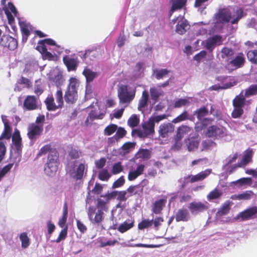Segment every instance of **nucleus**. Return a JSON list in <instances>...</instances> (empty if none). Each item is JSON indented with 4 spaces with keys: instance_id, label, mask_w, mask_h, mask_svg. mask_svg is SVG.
Returning a JSON list of instances; mask_svg holds the SVG:
<instances>
[{
    "instance_id": "1",
    "label": "nucleus",
    "mask_w": 257,
    "mask_h": 257,
    "mask_svg": "<svg viewBox=\"0 0 257 257\" xmlns=\"http://www.w3.org/2000/svg\"><path fill=\"white\" fill-rule=\"evenodd\" d=\"M243 16V12L242 9L238 7H228L220 10L218 13L214 15L213 18L214 28L212 30H208L206 28L200 30V34H205L209 32V34L214 32L219 31L223 25L228 22L231 24H237L238 21Z\"/></svg>"
},
{
    "instance_id": "2",
    "label": "nucleus",
    "mask_w": 257,
    "mask_h": 257,
    "mask_svg": "<svg viewBox=\"0 0 257 257\" xmlns=\"http://www.w3.org/2000/svg\"><path fill=\"white\" fill-rule=\"evenodd\" d=\"M48 152H49L48 160L45 166L44 171L47 175L53 176L56 174L58 167V155L57 152L51 150V146L47 145L41 149L38 156L45 155Z\"/></svg>"
},
{
    "instance_id": "3",
    "label": "nucleus",
    "mask_w": 257,
    "mask_h": 257,
    "mask_svg": "<svg viewBox=\"0 0 257 257\" xmlns=\"http://www.w3.org/2000/svg\"><path fill=\"white\" fill-rule=\"evenodd\" d=\"M257 93V86H253L245 90L244 94L243 92L235 97L233 100V110L231 113V116L234 118H240L243 113L242 107L245 102V97Z\"/></svg>"
},
{
    "instance_id": "4",
    "label": "nucleus",
    "mask_w": 257,
    "mask_h": 257,
    "mask_svg": "<svg viewBox=\"0 0 257 257\" xmlns=\"http://www.w3.org/2000/svg\"><path fill=\"white\" fill-rule=\"evenodd\" d=\"M167 116L166 114L152 116L142 124L141 128L134 130L132 133L136 134L140 138H146L149 135H152L155 132V123L166 118Z\"/></svg>"
},
{
    "instance_id": "5",
    "label": "nucleus",
    "mask_w": 257,
    "mask_h": 257,
    "mask_svg": "<svg viewBox=\"0 0 257 257\" xmlns=\"http://www.w3.org/2000/svg\"><path fill=\"white\" fill-rule=\"evenodd\" d=\"M80 85V81L75 77H71L69 79V84L64 95L67 102L73 103L77 98V90Z\"/></svg>"
},
{
    "instance_id": "6",
    "label": "nucleus",
    "mask_w": 257,
    "mask_h": 257,
    "mask_svg": "<svg viewBox=\"0 0 257 257\" xmlns=\"http://www.w3.org/2000/svg\"><path fill=\"white\" fill-rule=\"evenodd\" d=\"M117 92L120 103H129L135 96L136 90L128 87L126 85H121L119 86Z\"/></svg>"
},
{
    "instance_id": "7",
    "label": "nucleus",
    "mask_w": 257,
    "mask_h": 257,
    "mask_svg": "<svg viewBox=\"0 0 257 257\" xmlns=\"http://www.w3.org/2000/svg\"><path fill=\"white\" fill-rule=\"evenodd\" d=\"M47 45H55L56 44L52 39H46L39 42L36 49L41 54L43 59L50 60L53 59V56L50 52L47 51Z\"/></svg>"
},
{
    "instance_id": "8",
    "label": "nucleus",
    "mask_w": 257,
    "mask_h": 257,
    "mask_svg": "<svg viewBox=\"0 0 257 257\" xmlns=\"http://www.w3.org/2000/svg\"><path fill=\"white\" fill-rule=\"evenodd\" d=\"M87 170V165L84 163H76L69 170L71 177L76 180L81 179Z\"/></svg>"
},
{
    "instance_id": "9",
    "label": "nucleus",
    "mask_w": 257,
    "mask_h": 257,
    "mask_svg": "<svg viewBox=\"0 0 257 257\" xmlns=\"http://www.w3.org/2000/svg\"><path fill=\"white\" fill-rule=\"evenodd\" d=\"M218 80L220 81L221 84L212 86L211 87L212 90L228 89L236 85L237 83L236 79L231 76H220L218 77Z\"/></svg>"
},
{
    "instance_id": "10",
    "label": "nucleus",
    "mask_w": 257,
    "mask_h": 257,
    "mask_svg": "<svg viewBox=\"0 0 257 257\" xmlns=\"http://www.w3.org/2000/svg\"><path fill=\"white\" fill-rule=\"evenodd\" d=\"M227 134L226 130L224 127L218 125H212L207 128L206 135L209 138H222Z\"/></svg>"
},
{
    "instance_id": "11",
    "label": "nucleus",
    "mask_w": 257,
    "mask_h": 257,
    "mask_svg": "<svg viewBox=\"0 0 257 257\" xmlns=\"http://www.w3.org/2000/svg\"><path fill=\"white\" fill-rule=\"evenodd\" d=\"M256 214L257 207H253L240 212L234 218V219L239 221L249 220L254 218Z\"/></svg>"
},
{
    "instance_id": "12",
    "label": "nucleus",
    "mask_w": 257,
    "mask_h": 257,
    "mask_svg": "<svg viewBox=\"0 0 257 257\" xmlns=\"http://www.w3.org/2000/svg\"><path fill=\"white\" fill-rule=\"evenodd\" d=\"M173 24H177L176 32L180 35L184 34L189 29V25L183 16H179L172 20Z\"/></svg>"
},
{
    "instance_id": "13",
    "label": "nucleus",
    "mask_w": 257,
    "mask_h": 257,
    "mask_svg": "<svg viewBox=\"0 0 257 257\" xmlns=\"http://www.w3.org/2000/svg\"><path fill=\"white\" fill-rule=\"evenodd\" d=\"M0 45L11 50H14L17 47L18 42L17 40L13 37L8 35H4L1 39Z\"/></svg>"
},
{
    "instance_id": "14",
    "label": "nucleus",
    "mask_w": 257,
    "mask_h": 257,
    "mask_svg": "<svg viewBox=\"0 0 257 257\" xmlns=\"http://www.w3.org/2000/svg\"><path fill=\"white\" fill-rule=\"evenodd\" d=\"M188 208L193 215H196L207 210L208 208V203L206 202H192L189 204Z\"/></svg>"
},
{
    "instance_id": "15",
    "label": "nucleus",
    "mask_w": 257,
    "mask_h": 257,
    "mask_svg": "<svg viewBox=\"0 0 257 257\" xmlns=\"http://www.w3.org/2000/svg\"><path fill=\"white\" fill-rule=\"evenodd\" d=\"M209 113V111L205 107H201L195 112L198 119L201 121L203 125H206L212 121L211 118L206 117Z\"/></svg>"
},
{
    "instance_id": "16",
    "label": "nucleus",
    "mask_w": 257,
    "mask_h": 257,
    "mask_svg": "<svg viewBox=\"0 0 257 257\" xmlns=\"http://www.w3.org/2000/svg\"><path fill=\"white\" fill-rule=\"evenodd\" d=\"M43 131L42 124L32 123L28 127V136L30 139L33 140L41 135Z\"/></svg>"
},
{
    "instance_id": "17",
    "label": "nucleus",
    "mask_w": 257,
    "mask_h": 257,
    "mask_svg": "<svg viewBox=\"0 0 257 257\" xmlns=\"http://www.w3.org/2000/svg\"><path fill=\"white\" fill-rule=\"evenodd\" d=\"M174 125L171 123H163L159 126V134L162 138L168 137L174 130Z\"/></svg>"
},
{
    "instance_id": "18",
    "label": "nucleus",
    "mask_w": 257,
    "mask_h": 257,
    "mask_svg": "<svg viewBox=\"0 0 257 257\" xmlns=\"http://www.w3.org/2000/svg\"><path fill=\"white\" fill-rule=\"evenodd\" d=\"M63 61L69 71L75 70L78 63L77 57L74 56H65L63 57Z\"/></svg>"
},
{
    "instance_id": "19",
    "label": "nucleus",
    "mask_w": 257,
    "mask_h": 257,
    "mask_svg": "<svg viewBox=\"0 0 257 257\" xmlns=\"http://www.w3.org/2000/svg\"><path fill=\"white\" fill-rule=\"evenodd\" d=\"M49 79L56 84L57 87H60L64 81L61 72L58 70H54L51 72Z\"/></svg>"
},
{
    "instance_id": "20",
    "label": "nucleus",
    "mask_w": 257,
    "mask_h": 257,
    "mask_svg": "<svg viewBox=\"0 0 257 257\" xmlns=\"http://www.w3.org/2000/svg\"><path fill=\"white\" fill-rule=\"evenodd\" d=\"M38 101L34 96H28L24 102V106L28 110H32L37 108Z\"/></svg>"
},
{
    "instance_id": "21",
    "label": "nucleus",
    "mask_w": 257,
    "mask_h": 257,
    "mask_svg": "<svg viewBox=\"0 0 257 257\" xmlns=\"http://www.w3.org/2000/svg\"><path fill=\"white\" fill-rule=\"evenodd\" d=\"M19 24L22 33V41L26 42L30 34V31L32 29L31 26L30 24L20 20H19Z\"/></svg>"
},
{
    "instance_id": "22",
    "label": "nucleus",
    "mask_w": 257,
    "mask_h": 257,
    "mask_svg": "<svg viewBox=\"0 0 257 257\" xmlns=\"http://www.w3.org/2000/svg\"><path fill=\"white\" fill-rule=\"evenodd\" d=\"M221 42V37L219 36L216 35L206 40L205 42V45L207 49L212 50L216 45L220 44Z\"/></svg>"
},
{
    "instance_id": "23",
    "label": "nucleus",
    "mask_w": 257,
    "mask_h": 257,
    "mask_svg": "<svg viewBox=\"0 0 257 257\" xmlns=\"http://www.w3.org/2000/svg\"><path fill=\"white\" fill-rule=\"evenodd\" d=\"M5 13L9 23L12 24L14 21V17H17V11L16 9L12 3H8V6L5 10Z\"/></svg>"
},
{
    "instance_id": "24",
    "label": "nucleus",
    "mask_w": 257,
    "mask_h": 257,
    "mask_svg": "<svg viewBox=\"0 0 257 257\" xmlns=\"http://www.w3.org/2000/svg\"><path fill=\"white\" fill-rule=\"evenodd\" d=\"M2 121L4 124V131L0 139H9L11 137V127L10 126L9 121L7 119V117L5 115L2 116Z\"/></svg>"
},
{
    "instance_id": "25",
    "label": "nucleus",
    "mask_w": 257,
    "mask_h": 257,
    "mask_svg": "<svg viewBox=\"0 0 257 257\" xmlns=\"http://www.w3.org/2000/svg\"><path fill=\"white\" fill-rule=\"evenodd\" d=\"M190 218V213L187 209H179L176 213L175 219L176 221H187Z\"/></svg>"
},
{
    "instance_id": "26",
    "label": "nucleus",
    "mask_w": 257,
    "mask_h": 257,
    "mask_svg": "<svg viewBox=\"0 0 257 257\" xmlns=\"http://www.w3.org/2000/svg\"><path fill=\"white\" fill-rule=\"evenodd\" d=\"M237 154H235L232 156H230L225 161V168L227 170L229 174H231L238 166V165L230 166L232 163L234 162L237 158Z\"/></svg>"
},
{
    "instance_id": "27",
    "label": "nucleus",
    "mask_w": 257,
    "mask_h": 257,
    "mask_svg": "<svg viewBox=\"0 0 257 257\" xmlns=\"http://www.w3.org/2000/svg\"><path fill=\"white\" fill-rule=\"evenodd\" d=\"M145 182L146 181L144 180L140 184L135 186H131L129 187L126 190L127 193L128 194L127 197H130L135 194H140L142 193L144 187L143 184L145 183Z\"/></svg>"
},
{
    "instance_id": "28",
    "label": "nucleus",
    "mask_w": 257,
    "mask_h": 257,
    "mask_svg": "<svg viewBox=\"0 0 257 257\" xmlns=\"http://www.w3.org/2000/svg\"><path fill=\"white\" fill-rule=\"evenodd\" d=\"M167 202L166 198L156 200L152 206V211L155 214H160Z\"/></svg>"
},
{
    "instance_id": "29",
    "label": "nucleus",
    "mask_w": 257,
    "mask_h": 257,
    "mask_svg": "<svg viewBox=\"0 0 257 257\" xmlns=\"http://www.w3.org/2000/svg\"><path fill=\"white\" fill-rule=\"evenodd\" d=\"M145 169V166L143 164L139 165L135 170L130 171L128 174V179L130 181L135 180L138 176L143 174Z\"/></svg>"
},
{
    "instance_id": "30",
    "label": "nucleus",
    "mask_w": 257,
    "mask_h": 257,
    "mask_svg": "<svg viewBox=\"0 0 257 257\" xmlns=\"http://www.w3.org/2000/svg\"><path fill=\"white\" fill-rule=\"evenodd\" d=\"M82 74L85 77L86 83H89L92 82L99 75V73L98 72L93 71L88 68H85L84 69Z\"/></svg>"
},
{
    "instance_id": "31",
    "label": "nucleus",
    "mask_w": 257,
    "mask_h": 257,
    "mask_svg": "<svg viewBox=\"0 0 257 257\" xmlns=\"http://www.w3.org/2000/svg\"><path fill=\"white\" fill-rule=\"evenodd\" d=\"M244 58L243 54H239L234 59L232 60L228 65L232 67V69H236L241 67L244 63Z\"/></svg>"
},
{
    "instance_id": "32",
    "label": "nucleus",
    "mask_w": 257,
    "mask_h": 257,
    "mask_svg": "<svg viewBox=\"0 0 257 257\" xmlns=\"http://www.w3.org/2000/svg\"><path fill=\"white\" fill-rule=\"evenodd\" d=\"M149 99V94L146 90L143 92L142 97L139 101L138 109L140 111H143L145 107L148 105V101Z\"/></svg>"
},
{
    "instance_id": "33",
    "label": "nucleus",
    "mask_w": 257,
    "mask_h": 257,
    "mask_svg": "<svg viewBox=\"0 0 257 257\" xmlns=\"http://www.w3.org/2000/svg\"><path fill=\"white\" fill-rule=\"evenodd\" d=\"M211 170L210 169H206L204 171L198 173V174L190 177V180L191 182L201 181L206 178L210 173Z\"/></svg>"
},
{
    "instance_id": "34",
    "label": "nucleus",
    "mask_w": 257,
    "mask_h": 257,
    "mask_svg": "<svg viewBox=\"0 0 257 257\" xmlns=\"http://www.w3.org/2000/svg\"><path fill=\"white\" fill-rule=\"evenodd\" d=\"M12 141L17 149L19 152L22 148V139L21 138L20 133L18 131H16L12 136Z\"/></svg>"
},
{
    "instance_id": "35",
    "label": "nucleus",
    "mask_w": 257,
    "mask_h": 257,
    "mask_svg": "<svg viewBox=\"0 0 257 257\" xmlns=\"http://www.w3.org/2000/svg\"><path fill=\"white\" fill-rule=\"evenodd\" d=\"M134 220L128 219L120 224L117 229L121 233H123L132 228L134 226Z\"/></svg>"
},
{
    "instance_id": "36",
    "label": "nucleus",
    "mask_w": 257,
    "mask_h": 257,
    "mask_svg": "<svg viewBox=\"0 0 257 257\" xmlns=\"http://www.w3.org/2000/svg\"><path fill=\"white\" fill-rule=\"evenodd\" d=\"M253 155V152L251 150H247L240 163H238V166L239 167H243L248 163L251 159Z\"/></svg>"
},
{
    "instance_id": "37",
    "label": "nucleus",
    "mask_w": 257,
    "mask_h": 257,
    "mask_svg": "<svg viewBox=\"0 0 257 257\" xmlns=\"http://www.w3.org/2000/svg\"><path fill=\"white\" fill-rule=\"evenodd\" d=\"M186 146L189 151H192L198 148L199 141L196 138H191L186 141Z\"/></svg>"
},
{
    "instance_id": "38",
    "label": "nucleus",
    "mask_w": 257,
    "mask_h": 257,
    "mask_svg": "<svg viewBox=\"0 0 257 257\" xmlns=\"http://www.w3.org/2000/svg\"><path fill=\"white\" fill-rule=\"evenodd\" d=\"M186 1L187 0H172V6L170 12V15L171 16L175 11L183 7L186 3Z\"/></svg>"
},
{
    "instance_id": "39",
    "label": "nucleus",
    "mask_w": 257,
    "mask_h": 257,
    "mask_svg": "<svg viewBox=\"0 0 257 257\" xmlns=\"http://www.w3.org/2000/svg\"><path fill=\"white\" fill-rule=\"evenodd\" d=\"M191 131L190 127L186 125L180 126L177 130V138L181 140L185 135L188 134Z\"/></svg>"
},
{
    "instance_id": "40",
    "label": "nucleus",
    "mask_w": 257,
    "mask_h": 257,
    "mask_svg": "<svg viewBox=\"0 0 257 257\" xmlns=\"http://www.w3.org/2000/svg\"><path fill=\"white\" fill-rule=\"evenodd\" d=\"M68 214V208L66 203H65L63 208V215L60 218L58 221V225L62 228H64L65 224L66 223Z\"/></svg>"
},
{
    "instance_id": "41",
    "label": "nucleus",
    "mask_w": 257,
    "mask_h": 257,
    "mask_svg": "<svg viewBox=\"0 0 257 257\" xmlns=\"http://www.w3.org/2000/svg\"><path fill=\"white\" fill-rule=\"evenodd\" d=\"M230 209V204L229 201L225 202L218 209L217 212V216H223L227 214Z\"/></svg>"
},
{
    "instance_id": "42",
    "label": "nucleus",
    "mask_w": 257,
    "mask_h": 257,
    "mask_svg": "<svg viewBox=\"0 0 257 257\" xmlns=\"http://www.w3.org/2000/svg\"><path fill=\"white\" fill-rule=\"evenodd\" d=\"M45 103L49 110H55L60 107L54 102V99L52 96L48 97L45 100Z\"/></svg>"
},
{
    "instance_id": "43",
    "label": "nucleus",
    "mask_w": 257,
    "mask_h": 257,
    "mask_svg": "<svg viewBox=\"0 0 257 257\" xmlns=\"http://www.w3.org/2000/svg\"><path fill=\"white\" fill-rule=\"evenodd\" d=\"M104 218V213L102 211L98 210L95 214V216L92 217V219L90 221L92 223L98 224L100 223Z\"/></svg>"
},
{
    "instance_id": "44",
    "label": "nucleus",
    "mask_w": 257,
    "mask_h": 257,
    "mask_svg": "<svg viewBox=\"0 0 257 257\" xmlns=\"http://www.w3.org/2000/svg\"><path fill=\"white\" fill-rule=\"evenodd\" d=\"M163 91L160 88L153 87L150 89L151 98L154 101H157L159 97L162 95Z\"/></svg>"
},
{
    "instance_id": "45",
    "label": "nucleus",
    "mask_w": 257,
    "mask_h": 257,
    "mask_svg": "<svg viewBox=\"0 0 257 257\" xmlns=\"http://www.w3.org/2000/svg\"><path fill=\"white\" fill-rule=\"evenodd\" d=\"M251 179L250 178H242L237 181L231 182V184H234L238 186H242L245 185H251Z\"/></svg>"
},
{
    "instance_id": "46",
    "label": "nucleus",
    "mask_w": 257,
    "mask_h": 257,
    "mask_svg": "<svg viewBox=\"0 0 257 257\" xmlns=\"http://www.w3.org/2000/svg\"><path fill=\"white\" fill-rule=\"evenodd\" d=\"M117 194V191H114L110 193H108L104 196H102L101 197L104 198V200H102V199H99L98 200V203L99 204H101V203L104 204L106 202H108L110 200L116 197Z\"/></svg>"
},
{
    "instance_id": "47",
    "label": "nucleus",
    "mask_w": 257,
    "mask_h": 257,
    "mask_svg": "<svg viewBox=\"0 0 257 257\" xmlns=\"http://www.w3.org/2000/svg\"><path fill=\"white\" fill-rule=\"evenodd\" d=\"M222 194V192L221 191L215 188L208 194L207 197L208 200H211L219 198Z\"/></svg>"
},
{
    "instance_id": "48",
    "label": "nucleus",
    "mask_w": 257,
    "mask_h": 257,
    "mask_svg": "<svg viewBox=\"0 0 257 257\" xmlns=\"http://www.w3.org/2000/svg\"><path fill=\"white\" fill-rule=\"evenodd\" d=\"M216 146V144L209 140H206L202 143V151H205L211 149Z\"/></svg>"
},
{
    "instance_id": "49",
    "label": "nucleus",
    "mask_w": 257,
    "mask_h": 257,
    "mask_svg": "<svg viewBox=\"0 0 257 257\" xmlns=\"http://www.w3.org/2000/svg\"><path fill=\"white\" fill-rule=\"evenodd\" d=\"M209 113L214 116L217 119H220L222 117L221 111L215 105H211Z\"/></svg>"
},
{
    "instance_id": "50",
    "label": "nucleus",
    "mask_w": 257,
    "mask_h": 257,
    "mask_svg": "<svg viewBox=\"0 0 257 257\" xmlns=\"http://www.w3.org/2000/svg\"><path fill=\"white\" fill-rule=\"evenodd\" d=\"M20 239L22 242V247L24 248H27L30 244L29 238L26 232L21 233L20 235Z\"/></svg>"
},
{
    "instance_id": "51",
    "label": "nucleus",
    "mask_w": 257,
    "mask_h": 257,
    "mask_svg": "<svg viewBox=\"0 0 257 257\" xmlns=\"http://www.w3.org/2000/svg\"><path fill=\"white\" fill-rule=\"evenodd\" d=\"M169 71L166 69H156L154 71V74L157 79H160L165 77L169 73Z\"/></svg>"
},
{
    "instance_id": "52",
    "label": "nucleus",
    "mask_w": 257,
    "mask_h": 257,
    "mask_svg": "<svg viewBox=\"0 0 257 257\" xmlns=\"http://www.w3.org/2000/svg\"><path fill=\"white\" fill-rule=\"evenodd\" d=\"M190 103V99L189 98H181L179 99L175 102V107H181L183 106L189 105Z\"/></svg>"
},
{
    "instance_id": "53",
    "label": "nucleus",
    "mask_w": 257,
    "mask_h": 257,
    "mask_svg": "<svg viewBox=\"0 0 257 257\" xmlns=\"http://www.w3.org/2000/svg\"><path fill=\"white\" fill-rule=\"evenodd\" d=\"M117 126L114 124H111L105 127L104 130V135L110 136L116 131Z\"/></svg>"
},
{
    "instance_id": "54",
    "label": "nucleus",
    "mask_w": 257,
    "mask_h": 257,
    "mask_svg": "<svg viewBox=\"0 0 257 257\" xmlns=\"http://www.w3.org/2000/svg\"><path fill=\"white\" fill-rule=\"evenodd\" d=\"M248 59L252 63L257 64V50H250L247 53Z\"/></svg>"
},
{
    "instance_id": "55",
    "label": "nucleus",
    "mask_w": 257,
    "mask_h": 257,
    "mask_svg": "<svg viewBox=\"0 0 257 257\" xmlns=\"http://www.w3.org/2000/svg\"><path fill=\"white\" fill-rule=\"evenodd\" d=\"M55 99L58 106L61 107L63 104V93L61 89L57 90L55 94Z\"/></svg>"
},
{
    "instance_id": "56",
    "label": "nucleus",
    "mask_w": 257,
    "mask_h": 257,
    "mask_svg": "<svg viewBox=\"0 0 257 257\" xmlns=\"http://www.w3.org/2000/svg\"><path fill=\"white\" fill-rule=\"evenodd\" d=\"M139 123V118L136 115H132L127 121L128 125L134 127L136 126Z\"/></svg>"
},
{
    "instance_id": "57",
    "label": "nucleus",
    "mask_w": 257,
    "mask_h": 257,
    "mask_svg": "<svg viewBox=\"0 0 257 257\" xmlns=\"http://www.w3.org/2000/svg\"><path fill=\"white\" fill-rule=\"evenodd\" d=\"M153 219H144L139 224L138 227L140 229H144V228L151 226L153 225Z\"/></svg>"
},
{
    "instance_id": "58",
    "label": "nucleus",
    "mask_w": 257,
    "mask_h": 257,
    "mask_svg": "<svg viewBox=\"0 0 257 257\" xmlns=\"http://www.w3.org/2000/svg\"><path fill=\"white\" fill-rule=\"evenodd\" d=\"M110 176L111 175L108 171L105 169L101 170L98 174V178L102 181H107Z\"/></svg>"
},
{
    "instance_id": "59",
    "label": "nucleus",
    "mask_w": 257,
    "mask_h": 257,
    "mask_svg": "<svg viewBox=\"0 0 257 257\" xmlns=\"http://www.w3.org/2000/svg\"><path fill=\"white\" fill-rule=\"evenodd\" d=\"M233 53L232 49L224 47L221 50V56L223 58H229L233 54Z\"/></svg>"
},
{
    "instance_id": "60",
    "label": "nucleus",
    "mask_w": 257,
    "mask_h": 257,
    "mask_svg": "<svg viewBox=\"0 0 257 257\" xmlns=\"http://www.w3.org/2000/svg\"><path fill=\"white\" fill-rule=\"evenodd\" d=\"M138 158L144 159H149L150 157V152L147 149L140 150L137 154Z\"/></svg>"
},
{
    "instance_id": "61",
    "label": "nucleus",
    "mask_w": 257,
    "mask_h": 257,
    "mask_svg": "<svg viewBox=\"0 0 257 257\" xmlns=\"http://www.w3.org/2000/svg\"><path fill=\"white\" fill-rule=\"evenodd\" d=\"M123 169V168L121 165V163L120 162H118L115 163L113 165L111 172L113 174H117L122 172Z\"/></svg>"
},
{
    "instance_id": "62",
    "label": "nucleus",
    "mask_w": 257,
    "mask_h": 257,
    "mask_svg": "<svg viewBox=\"0 0 257 257\" xmlns=\"http://www.w3.org/2000/svg\"><path fill=\"white\" fill-rule=\"evenodd\" d=\"M18 83L21 85L23 86L24 88H29L31 86V83L30 81L24 77H21L18 80Z\"/></svg>"
},
{
    "instance_id": "63",
    "label": "nucleus",
    "mask_w": 257,
    "mask_h": 257,
    "mask_svg": "<svg viewBox=\"0 0 257 257\" xmlns=\"http://www.w3.org/2000/svg\"><path fill=\"white\" fill-rule=\"evenodd\" d=\"M126 134V131L123 127H119L118 128L117 127V129L116 131V134L114 136L118 141L119 139L124 137Z\"/></svg>"
},
{
    "instance_id": "64",
    "label": "nucleus",
    "mask_w": 257,
    "mask_h": 257,
    "mask_svg": "<svg viewBox=\"0 0 257 257\" xmlns=\"http://www.w3.org/2000/svg\"><path fill=\"white\" fill-rule=\"evenodd\" d=\"M67 234V226L65 227L60 232L58 237L55 240L57 243L60 242L61 240L65 239Z\"/></svg>"
}]
</instances>
